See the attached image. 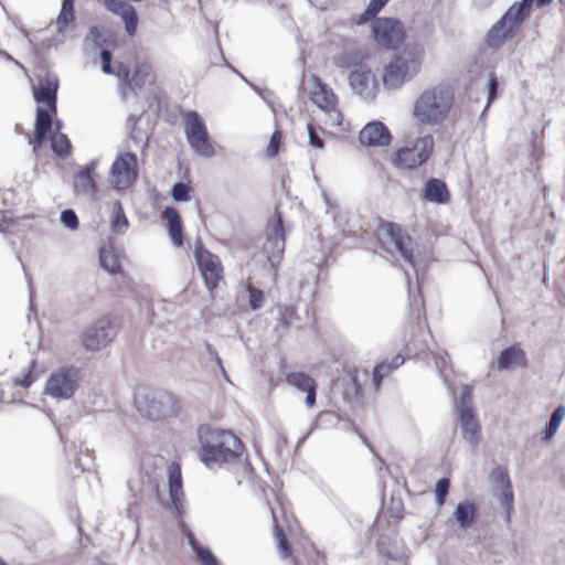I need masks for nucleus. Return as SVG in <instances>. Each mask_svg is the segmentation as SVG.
<instances>
[{
  "mask_svg": "<svg viewBox=\"0 0 565 565\" xmlns=\"http://www.w3.org/2000/svg\"><path fill=\"white\" fill-rule=\"evenodd\" d=\"M200 443V459L210 469L233 462L244 450V445L237 436L220 428H207L201 433Z\"/></svg>",
  "mask_w": 565,
  "mask_h": 565,
  "instance_id": "f257e3e1",
  "label": "nucleus"
},
{
  "mask_svg": "<svg viewBox=\"0 0 565 565\" xmlns=\"http://www.w3.org/2000/svg\"><path fill=\"white\" fill-rule=\"evenodd\" d=\"M454 103L452 88L445 84H438L424 89L416 98L413 116L423 125H440L449 116Z\"/></svg>",
  "mask_w": 565,
  "mask_h": 565,
  "instance_id": "f03ea898",
  "label": "nucleus"
},
{
  "mask_svg": "<svg viewBox=\"0 0 565 565\" xmlns=\"http://www.w3.org/2000/svg\"><path fill=\"white\" fill-rule=\"evenodd\" d=\"M424 49L417 44H407L394 55L385 66L383 84L390 89L399 88L406 81L413 78L420 70L424 61Z\"/></svg>",
  "mask_w": 565,
  "mask_h": 565,
  "instance_id": "7ed1b4c3",
  "label": "nucleus"
},
{
  "mask_svg": "<svg viewBox=\"0 0 565 565\" xmlns=\"http://www.w3.org/2000/svg\"><path fill=\"white\" fill-rule=\"evenodd\" d=\"M184 132L192 150L203 157L211 158L215 154L206 126L196 111H189L184 118Z\"/></svg>",
  "mask_w": 565,
  "mask_h": 565,
  "instance_id": "20e7f679",
  "label": "nucleus"
},
{
  "mask_svg": "<svg viewBox=\"0 0 565 565\" xmlns=\"http://www.w3.org/2000/svg\"><path fill=\"white\" fill-rule=\"evenodd\" d=\"M79 370L75 366H61L47 379L44 393L54 399H70L79 382Z\"/></svg>",
  "mask_w": 565,
  "mask_h": 565,
  "instance_id": "39448f33",
  "label": "nucleus"
},
{
  "mask_svg": "<svg viewBox=\"0 0 565 565\" xmlns=\"http://www.w3.org/2000/svg\"><path fill=\"white\" fill-rule=\"evenodd\" d=\"M118 333V326L109 317H102L87 327L81 335L83 347L92 352L106 348Z\"/></svg>",
  "mask_w": 565,
  "mask_h": 565,
  "instance_id": "423d86ee",
  "label": "nucleus"
},
{
  "mask_svg": "<svg viewBox=\"0 0 565 565\" xmlns=\"http://www.w3.org/2000/svg\"><path fill=\"white\" fill-rule=\"evenodd\" d=\"M434 138L430 135L418 138L412 147L398 149L393 158L394 166L403 169H414L426 162L434 150Z\"/></svg>",
  "mask_w": 565,
  "mask_h": 565,
  "instance_id": "0eeeda50",
  "label": "nucleus"
},
{
  "mask_svg": "<svg viewBox=\"0 0 565 565\" xmlns=\"http://www.w3.org/2000/svg\"><path fill=\"white\" fill-rule=\"evenodd\" d=\"M139 412L151 420L172 416L177 409L175 398L167 392H157L136 399Z\"/></svg>",
  "mask_w": 565,
  "mask_h": 565,
  "instance_id": "6e6552de",
  "label": "nucleus"
},
{
  "mask_svg": "<svg viewBox=\"0 0 565 565\" xmlns=\"http://www.w3.org/2000/svg\"><path fill=\"white\" fill-rule=\"evenodd\" d=\"M375 42L385 49H395L404 40V29L397 19L377 18L372 22Z\"/></svg>",
  "mask_w": 565,
  "mask_h": 565,
  "instance_id": "1a4fd4ad",
  "label": "nucleus"
},
{
  "mask_svg": "<svg viewBox=\"0 0 565 565\" xmlns=\"http://www.w3.org/2000/svg\"><path fill=\"white\" fill-rule=\"evenodd\" d=\"M195 260L207 289H214L222 279L223 267L218 256L204 248L201 241L195 247Z\"/></svg>",
  "mask_w": 565,
  "mask_h": 565,
  "instance_id": "9d476101",
  "label": "nucleus"
},
{
  "mask_svg": "<svg viewBox=\"0 0 565 565\" xmlns=\"http://www.w3.org/2000/svg\"><path fill=\"white\" fill-rule=\"evenodd\" d=\"M490 481L494 491L497 492L501 507L505 511L504 520L507 523H509L511 521V514L514 510V495L508 469L503 466L494 467L490 473Z\"/></svg>",
  "mask_w": 565,
  "mask_h": 565,
  "instance_id": "9b49d317",
  "label": "nucleus"
},
{
  "mask_svg": "<svg viewBox=\"0 0 565 565\" xmlns=\"http://www.w3.org/2000/svg\"><path fill=\"white\" fill-rule=\"evenodd\" d=\"M138 177L137 157L131 152L120 153L111 166V179L116 189H128Z\"/></svg>",
  "mask_w": 565,
  "mask_h": 565,
  "instance_id": "f8f14e48",
  "label": "nucleus"
},
{
  "mask_svg": "<svg viewBox=\"0 0 565 565\" xmlns=\"http://www.w3.org/2000/svg\"><path fill=\"white\" fill-rule=\"evenodd\" d=\"M516 18L507 12L495 22L486 35V43L491 49L501 47L507 40L513 38L522 23H516Z\"/></svg>",
  "mask_w": 565,
  "mask_h": 565,
  "instance_id": "ddd939ff",
  "label": "nucleus"
},
{
  "mask_svg": "<svg viewBox=\"0 0 565 565\" xmlns=\"http://www.w3.org/2000/svg\"><path fill=\"white\" fill-rule=\"evenodd\" d=\"M386 244H391L396 253L412 267L415 268L414 262V243L411 236L395 223L385 225Z\"/></svg>",
  "mask_w": 565,
  "mask_h": 565,
  "instance_id": "4468645a",
  "label": "nucleus"
},
{
  "mask_svg": "<svg viewBox=\"0 0 565 565\" xmlns=\"http://www.w3.org/2000/svg\"><path fill=\"white\" fill-rule=\"evenodd\" d=\"M285 246L284 222L281 215L277 213L275 223L267 230V237L263 247L271 265L280 260Z\"/></svg>",
  "mask_w": 565,
  "mask_h": 565,
  "instance_id": "2eb2a0df",
  "label": "nucleus"
},
{
  "mask_svg": "<svg viewBox=\"0 0 565 565\" xmlns=\"http://www.w3.org/2000/svg\"><path fill=\"white\" fill-rule=\"evenodd\" d=\"M349 84L354 93L365 99L375 97V78L366 65L354 68L349 74Z\"/></svg>",
  "mask_w": 565,
  "mask_h": 565,
  "instance_id": "dca6fc26",
  "label": "nucleus"
},
{
  "mask_svg": "<svg viewBox=\"0 0 565 565\" xmlns=\"http://www.w3.org/2000/svg\"><path fill=\"white\" fill-rule=\"evenodd\" d=\"M58 89V77L56 74L47 73L39 86H33V96L38 104H45L56 111V99Z\"/></svg>",
  "mask_w": 565,
  "mask_h": 565,
  "instance_id": "f3484780",
  "label": "nucleus"
},
{
  "mask_svg": "<svg viewBox=\"0 0 565 565\" xmlns=\"http://www.w3.org/2000/svg\"><path fill=\"white\" fill-rule=\"evenodd\" d=\"M359 139L362 145L369 147H385L390 145L392 136L382 121H372L362 128Z\"/></svg>",
  "mask_w": 565,
  "mask_h": 565,
  "instance_id": "a211bd4d",
  "label": "nucleus"
},
{
  "mask_svg": "<svg viewBox=\"0 0 565 565\" xmlns=\"http://www.w3.org/2000/svg\"><path fill=\"white\" fill-rule=\"evenodd\" d=\"M106 8L121 18L128 35L134 36L138 28V14L136 9L124 0H106Z\"/></svg>",
  "mask_w": 565,
  "mask_h": 565,
  "instance_id": "6ab92c4d",
  "label": "nucleus"
},
{
  "mask_svg": "<svg viewBox=\"0 0 565 565\" xmlns=\"http://www.w3.org/2000/svg\"><path fill=\"white\" fill-rule=\"evenodd\" d=\"M458 415L463 439L472 448H476L480 443L481 434L480 424L476 414L473 411H470L458 413Z\"/></svg>",
  "mask_w": 565,
  "mask_h": 565,
  "instance_id": "aec40b11",
  "label": "nucleus"
},
{
  "mask_svg": "<svg viewBox=\"0 0 565 565\" xmlns=\"http://www.w3.org/2000/svg\"><path fill=\"white\" fill-rule=\"evenodd\" d=\"M169 475V494L171 501L178 512L183 508V489H182V473L180 465L171 462L168 467Z\"/></svg>",
  "mask_w": 565,
  "mask_h": 565,
  "instance_id": "412c9836",
  "label": "nucleus"
},
{
  "mask_svg": "<svg viewBox=\"0 0 565 565\" xmlns=\"http://www.w3.org/2000/svg\"><path fill=\"white\" fill-rule=\"evenodd\" d=\"M311 81L315 83V89L310 95L311 102L322 110L337 106V96L333 92L317 75H311Z\"/></svg>",
  "mask_w": 565,
  "mask_h": 565,
  "instance_id": "4be33fe9",
  "label": "nucleus"
},
{
  "mask_svg": "<svg viewBox=\"0 0 565 565\" xmlns=\"http://www.w3.org/2000/svg\"><path fill=\"white\" fill-rule=\"evenodd\" d=\"M424 198L431 203L447 204L450 201V192L445 181L430 178L425 184Z\"/></svg>",
  "mask_w": 565,
  "mask_h": 565,
  "instance_id": "5701e85b",
  "label": "nucleus"
},
{
  "mask_svg": "<svg viewBox=\"0 0 565 565\" xmlns=\"http://www.w3.org/2000/svg\"><path fill=\"white\" fill-rule=\"evenodd\" d=\"M95 162L86 164L74 179V190L77 194L93 196L96 192V183L93 179Z\"/></svg>",
  "mask_w": 565,
  "mask_h": 565,
  "instance_id": "b1692460",
  "label": "nucleus"
},
{
  "mask_svg": "<svg viewBox=\"0 0 565 565\" xmlns=\"http://www.w3.org/2000/svg\"><path fill=\"white\" fill-rule=\"evenodd\" d=\"M51 129L52 116L50 114V110L43 107H38L34 137L31 140V143L33 145L34 149L42 146L46 135L51 131Z\"/></svg>",
  "mask_w": 565,
  "mask_h": 565,
  "instance_id": "393cba45",
  "label": "nucleus"
},
{
  "mask_svg": "<svg viewBox=\"0 0 565 565\" xmlns=\"http://www.w3.org/2000/svg\"><path fill=\"white\" fill-rule=\"evenodd\" d=\"M476 518L477 507L470 500L460 502L454 511V519L462 530L469 529L475 523Z\"/></svg>",
  "mask_w": 565,
  "mask_h": 565,
  "instance_id": "a878e982",
  "label": "nucleus"
},
{
  "mask_svg": "<svg viewBox=\"0 0 565 565\" xmlns=\"http://www.w3.org/2000/svg\"><path fill=\"white\" fill-rule=\"evenodd\" d=\"M365 54L358 49L345 50L333 57V63L339 68H360L364 66Z\"/></svg>",
  "mask_w": 565,
  "mask_h": 565,
  "instance_id": "bb28decb",
  "label": "nucleus"
},
{
  "mask_svg": "<svg viewBox=\"0 0 565 565\" xmlns=\"http://www.w3.org/2000/svg\"><path fill=\"white\" fill-rule=\"evenodd\" d=\"M513 365H526V358L524 351L514 345L504 349L498 358L499 370H507Z\"/></svg>",
  "mask_w": 565,
  "mask_h": 565,
  "instance_id": "cd10ccee",
  "label": "nucleus"
},
{
  "mask_svg": "<svg viewBox=\"0 0 565 565\" xmlns=\"http://www.w3.org/2000/svg\"><path fill=\"white\" fill-rule=\"evenodd\" d=\"M164 216L168 221V231L173 244L177 247L182 246V222L180 214L173 207H166Z\"/></svg>",
  "mask_w": 565,
  "mask_h": 565,
  "instance_id": "c85d7f7f",
  "label": "nucleus"
},
{
  "mask_svg": "<svg viewBox=\"0 0 565 565\" xmlns=\"http://www.w3.org/2000/svg\"><path fill=\"white\" fill-rule=\"evenodd\" d=\"M74 0H62L61 11L55 20L57 33H63L70 25L74 23Z\"/></svg>",
  "mask_w": 565,
  "mask_h": 565,
  "instance_id": "c756f323",
  "label": "nucleus"
},
{
  "mask_svg": "<svg viewBox=\"0 0 565 565\" xmlns=\"http://www.w3.org/2000/svg\"><path fill=\"white\" fill-rule=\"evenodd\" d=\"M99 263L100 266L111 275H116L121 271L119 257L114 249L100 248Z\"/></svg>",
  "mask_w": 565,
  "mask_h": 565,
  "instance_id": "7c9ffc66",
  "label": "nucleus"
},
{
  "mask_svg": "<svg viewBox=\"0 0 565 565\" xmlns=\"http://www.w3.org/2000/svg\"><path fill=\"white\" fill-rule=\"evenodd\" d=\"M287 383L300 392H307L317 387L316 381L303 372H291L287 375Z\"/></svg>",
  "mask_w": 565,
  "mask_h": 565,
  "instance_id": "2f4dec72",
  "label": "nucleus"
},
{
  "mask_svg": "<svg viewBox=\"0 0 565 565\" xmlns=\"http://www.w3.org/2000/svg\"><path fill=\"white\" fill-rule=\"evenodd\" d=\"M564 418H565V406L559 405L554 409V412L552 413V416L550 418V422L545 426L544 436H543V438L545 440H550L555 436V434Z\"/></svg>",
  "mask_w": 565,
  "mask_h": 565,
  "instance_id": "473e14b6",
  "label": "nucleus"
},
{
  "mask_svg": "<svg viewBox=\"0 0 565 565\" xmlns=\"http://www.w3.org/2000/svg\"><path fill=\"white\" fill-rule=\"evenodd\" d=\"M189 543L191 544L192 548L195 551L198 559L203 565H220L215 555L209 548L199 545L195 542L194 536L192 534L189 536Z\"/></svg>",
  "mask_w": 565,
  "mask_h": 565,
  "instance_id": "72a5a7b5",
  "label": "nucleus"
},
{
  "mask_svg": "<svg viewBox=\"0 0 565 565\" xmlns=\"http://www.w3.org/2000/svg\"><path fill=\"white\" fill-rule=\"evenodd\" d=\"M128 218L125 215L122 205L119 201L114 203L111 228L115 233H124L128 227Z\"/></svg>",
  "mask_w": 565,
  "mask_h": 565,
  "instance_id": "f704fd0d",
  "label": "nucleus"
},
{
  "mask_svg": "<svg viewBox=\"0 0 565 565\" xmlns=\"http://www.w3.org/2000/svg\"><path fill=\"white\" fill-rule=\"evenodd\" d=\"M388 2V0H371L366 9L359 15L356 23L364 24L371 21Z\"/></svg>",
  "mask_w": 565,
  "mask_h": 565,
  "instance_id": "c9c22d12",
  "label": "nucleus"
},
{
  "mask_svg": "<svg viewBox=\"0 0 565 565\" xmlns=\"http://www.w3.org/2000/svg\"><path fill=\"white\" fill-rule=\"evenodd\" d=\"M533 1L534 0H521L512 4L507 12H511V15L516 18V23H523L530 15Z\"/></svg>",
  "mask_w": 565,
  "mask_h": 565,
  "instance_id": "e433bc0d",
  "label": "nucleus"
},
{
  "mask_svg": "<svg viewBox=\"0 0 565 565\" xmlns=\"http://www.w3.org/2000/svg\"><path fill=\"white\" fill-rule=\"evenodd\" d=\"M35 365L36 361L31 360L28 367L23 370L22 376L13 380L14 384L24 388L30 387L38 380V375L34 373Z\"/></svg>",
  "mask_w": 565,
  "mask_h": 565,
  "instance_id": "4c0bfd02",
  "label": "nucleus"
},
{
  "mask_svg": "<svg viewBox=\"0 0 565 565\" xmlns=\"http://www.w3.org/2000/svg\"><path fill=\"white\" fill-rule=\"evenodd\" d=\"M71 142L66 135L60 134L52 139V149L58 157H66L71 151Z\"/></svg>",
  "mask_w": 565,
  "mask_h": 565,
  "instance_id": "58836bf2",
  "label": "nucleus"
},
{
  "mask_svg": "<svg viewBox=\"0 0 565 565\" xmlns=\"http://www.w3.org/2000/svg\"><path fill=\"white\" fill-rule=\"evenodd\" d=\"M472 404V387L470 385H463L460 398L456 404L458 413L473 411Z\"/></svg>",
  "mask_w": 565,
  "mask_h": 565,
  "instance_id": "ea45409f",
  "label": "nucleus"
},
{
  "mask_svg": "<svg viewBox=\"0 0 565 565\" xmlns=\"http://www.w3.org/2000/svg\"><path fill=\"white\" fill-rule=\"evenodd\" d=\"M60 222L65 228L70 231L77 230L79 225L78 217L72 209H66L61 212Z\"/></svg>",
  "mask_w": 565,
  "mask_h": 565,
  "instance_id": "a19ab883",
  "label": "nucleus"
},
{
  "mask_svg": "<svg viewBox=\"0 0 565 565\" xmlns=\"http://www.w3.org/2000/svg\"><path fill=\"white\" fill-rule=\"evenodd\" d=\"M86 42L92 43L95 47H103L108 43V39L99 28L92 26L86 35Z\"/></svg>",
  "mask_w": 565,
  "mask_h": 565,
  "instance_id": "79ce46f5",
  "label": "nucleus"
},
{
  "mask_svg": "<svg viewBox=\"0 0 565 565\" xmlns=\"http://www.w3.org/2000/svg\"><path fill=\"white\" fill-rule=\"evenodd\" d=\"M450 481L447 478H441L435 486L436 502L439 507L444 505L449 491Z\"/></svg>",
  "mask_w": 565,
  "mask_h": 565,
  "instance_id": "37998d69",
  "label": "nucleus"
},
{
  "mask_svg": "<svg viewBox=\"0 0 565 565\" xmlns=\"http://www.w3.org/2000/svg\"><path fill=\"white\" fill-rule=\"evenodd\" d=\"M171 195L177 202H185L190 199V188L183 182H177L172 186Z\"/></svg>",
  "mask_w": 565,
  "mask_h": 565,
  "instance_id": "c03bdc74",
  "label": "nucleus"
},
{
  "mask_svg": "<svg viewBox=\"0 0 565 565\" xmlns=\"http://www.w3.org/2000/svg\"><path fill=\"white\" fill-rule=\"evenodd\" d=\"M150 66L148 64H139L136 66L134 74L131 76V82L137 87H142L146 83V79L149 75Z\"/></svg>",
  "mask_w": 565,
  "mask_h": 565,
  "instance_id": "a18cd8bd",
  "label": "nucleus"
},
{
  "mask_svg": "<svg viewBox=\"0 0 565 565\" xmlns=\"http://www.w3.org/2000/svg\"><path fill=\"white\" fill-rule=\"evenodd\" d=\"M249 292V307L252 310H258L264 306L265 297L260 289H257L250 285L247 286Z\"/></svg>",
  "mask_w": 565,
  "mask_h": 565,
  "instance_id": "49530a36",
  "label": "nucleus"
},
{
  "mask_svg": "<svg viewBox=\"0 0 565 565\" xmlns=\"http://www.w3.org/2000/svg\"><path fill=\"white\" fill-rule=\"evenodd\" d=\"M391 371H393L391 364H388L387 361H383L382 363L377 364L375 367H374V372H373V382L375 384V387H379L382 380L387 376Z\"/></svg>",
  "mask_w": 565,
  "mask_h": 565,
  "instance_id": "de8ad7c7",
  "label": "nucleus"
},
{
  "mask_svg": "<svg viewBox=\"0 0 565 565\" xmlns=\"http://www.w3.org/2000/svg\"><path fill=\"white\" fill-rule=\"evenodd\" d=\"M409 308L413 315H415L416 319H420L422 316L425 315L424 311V298L418 290L416 295L411 297L409 299Z\"/></svg>",
  "mask_w": 565,
  "mask_h": 565,
  "instance_id": "09e8293b",
  "label": "nucleus"
},
{
  "mask_svg": "<svg viewBox=\"0 0 565 565\" xmlns=\"http://www.w3.org/2000/svg\"><path fill=\"white\" fill-rule=\"evenodd\" d=\"M295 316L296 310L292 307L279 309L278 327L287 329Z\"/></svg>",
  "mask_w": 565,
  "mask_h": 565,
  "instance_id": "8fccbe9b",
  "label": "nucleus"
},
{
  "mask_svg": "<svg viewBox=\"0 0 565 565\" xmlns=\"http://www.w3.org/2000/svg\"><path fill=\"white\" fill-rule=\"evenodd\" d=\"M130 140L136 147L145 149L148 146V138L140 131L136 122L132 125L130 130Z\"/></svg>",
  "mask_w": 565,
  "mask_h": 565,
  "instance_id": "3c124183",
  "label": "nucleus"
},
{
  "mask_svg": "<svg viewBox=\"0 0 565 565\" xmlns=\"http://www.w3.org/2000/svg\"><path fill=\"white\" fill-rule=\"evenodd\" d=\"M307 132L309 138V145L316 149H322L324 147L323 139L319 136L318 131L312 124L307 125Z\"/></svg>",
  "mask_w": 565,
  "mask_h": 565,
  "instance_id": "603ef678",
  "label": "nucleus"
},
{
  "mask_svg": "<svg viewBox=\"0 0 565 565\" xmlns=\"http://www.w3.org/2000/svg\"><path fill=\"white\" fill-rule=\"evenodd\" d=\"M275 529H276V536L278 540V546H279L280 551L282 552L284 556L288 557L291 554V548L288 544L287 537L284 534V531L278 526L277 523L275 524Z\"/></svg>",
  "mask_w": 565,
  "mask_h": 565,
  "instance_id": "864d4df0",
  "label": "nucleus"
},
{
  "mask_svg": "<svg viewBox=\"0 0 565 565\" xmlns=\"http://www.w3.org/2000/svg\"><path fill=\"white\" fill-rule=\"evenodd\" d=\"M100 60L103 62L102 71L105 74H115V70L111 66V52L109 50L103 49L99 52Z\"/></svg>",
  "mask_w": 565,
  "mask_h": 565,
  "instance_id": "5fc2aeb1",
  "label": "nucleus"
},
{
  "mask_svg": "<svg viewBox=\"0 0 565 565\" xmlns=\"http://www.w3.org/2000/svg\"><path fill=\"white\" fill-rule=\"evenodd\" d=\"M115 74L118 76L122 86H130L131 77H130V67L127 64L120 63L117 67V72Z\"/></svg>",
  "mask_w": 565,
  "mask_h": 565,
  "instance_id": "6e6d98bb",
  "label": "nucleus"
},
{
  "mask_svg": "<svg viewBox=\"0 0 565 565\" xmlns=\"http://www.w3.org/2000/svg\"><path fill=\"white\" fill-rule=\"evenodd\" d=\"M281 140L280 131L276 130L271 134L269 146L267 148L268 157H275L278 153Z\"/></svg>",
  "mask_w": 565,
  "mask_h": 565,
  "instance_id": "4d7b16f0",
  "label": "nucleus"
},
{
  "mask_svg": "<svg viewBox=\"0 0 565 565\" xmlns=\"http://www.w3.org/2000/svg\"><path fill=\"white\" fill-rule=\"evenodd\" d=\"M498 81L494 75H490L489 77V85H488V102L486 109L489 107V105L497 98L498 96Z\"/></svg>",
  "mask_w": 565,
  "mask_h": 565,
  "instance_id": "13d9d810",
  "label": "nucleus"
},
{
  "mask_svg": "<svg viewBox=\"0 0 565 565\" xmlns=\"http://www.w3.org/2000/svg\"><path fill=\"white\" fill-rule=\"evenodd\" d=\"M323 200L327 205L326 213L331 215L333 221L338 224V226H340L341 214L338 210V206L330 201L327 194H323Z\"/></svg>",
  "mask_w": 565,
  "mask_h": 565,
  "instance_id": "bf43d9fd",
  "label": "nucleus"
},
{
  "mask_svg": "<svg viewBox=\"0 0 565 565\" xmlns=\"http://www.w3.org/2000/svg\"><path fill=\"white\" fill-rule=\"evenodd\" d=\"M324 111L327 113V115L329 117V124L331 126H339V125H341V122H342V115L337 109V106H333L330 109H326Z\"/></svg>",
  "mask_w": 565,
  "mask_h": 565,
  "instance_id": "052dcab7",
  "label": "nucleus"
},
{
  "mask_svg": "<svg viewBox=\"0 0 565 565\" xmlns=\"http://www.w3.org/2000/svg\"><path fill=\"white\" fill-rule=\"evenodd\" d=\"M447 361H448V354L447 353H445L444 355H440V356H438L436 359V367L439 370V372H440V374L443 376H445L444 375V370H445V367L447 365Z\"/></svg>",
  "mask_w": 565,
  "mask_h": 565,
  "instance_id": "680f3d73",
  "label": "nucleus"
},
{
  "mask_svg": "<svg viewBox=\"0 0 565 565\" xmlns=\"http://www.w3.org/2000/svg\"><path fill=\"white\" fill-rule=\"evenodd\" d=\"M391 512H392V516L394 518H401V512L403 510V504L401 501H397V502H392V507L390 508Z\"/></svg>",
  "mask_w": 565,
  "mask_h": 565,
  "instance_id": "e2e57ef3",
  "label": "nucleus"
},
{
  "mask_svg": "<svg viewBox=\"0 0 565 565\" xmlns=\"http://www.w3.org/2000/svg\"><path fill=\"white\" fill-rule=\"evenodd\" d=\"M316 390L317 387H312L311 390L306 392V404L308 407H312L316 404Z\"/></svg>",
  "mask_w": 565,
  "mask_h": 565,
  "instance_id": "0e129e2a",
  "label": "nucleus"
},
{
  "mask_svg": "<svg viewBox=\"0 0 565 565\" xmlns=\"http://www.w3.org/2000/svg\"><path fill=\"white\" fill-rule=\"evenodd\" d=\"M404 361L405 359L403 355L396 354L388 364H391L392 369L395 370L399 367L404 363Z\"/></svg>",
  "mask_w": 565,
  "mask_h": 565,
  "instance_id": "69168bd1",
  "label": "nucleus"
},
{
  "mask_svg": "<svg viewBox=\"0 0 565 565\" xmlns=\"http://www.w3.org/2000/svg\"><path fill=\"white\" fill-rule=\"evenodd\" d=\"M205 349H206V352H207V355L211 358V359H214L216 355H217V351L215 350V348L210 344L209 342H205Z\"/></svg>",
  "mask_w": 565,
  "mask_h": 565,
  "instance_id": "338daca9",
  "label": "nucleus"
},
{
  "mask_svg": "<svg viewBox=\"0 0 565 565\" xmlns=\"http://www.w3.org/2000/svg\"><path fill=\"white\" fill-rule=\"evenodd\" d=\"M215 361V363L217 364V366L220 367L221 372L223 373L224 377L228 381V377H227V374H226V371L223 366V363H222V360L221 358L218 356V354L213 359Z\"/></svg>",
  "mask_w": 565,
  "mask_h": 565,
  "instance_id": "774afa93",
  "label": "nucleus"
}]
</instances>
